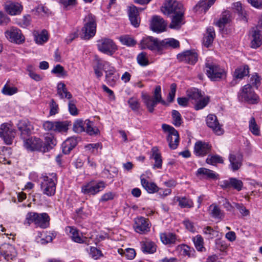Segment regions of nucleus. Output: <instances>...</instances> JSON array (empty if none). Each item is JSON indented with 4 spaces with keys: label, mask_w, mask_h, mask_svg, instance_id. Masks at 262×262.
<instances>
[{
    "label": "nucleus",
    "mask_w": 262,
    "mask_h": 262,
    "mask_svg": "<svg viewBox=\"0 0 262 262\" xmlns=\"http://www.w3.org/2000/svg\"><path fill=\"white\" fill-rule=\"evenodd\" d=\"M161 11L167 15L173 14L169 27L171 29H179L185 23L184 9L183 5L176 0H167L161 7Z\"/></svg>",
    "instance_id": "1"
},
{
    "label": "nucleus",
    "mask_w": 262,
    "mask_h": 262,
    "mask_svg": "<svg viewBox=\"0 0 262 262\" xmlns=\"http://www.w3.org/2000/svg\"><path fill=\"white\" fill-rule=\"evenodd\" d=\"M141 98L143 103L146 105L148 111L150 113H153L155 107L158 103H161L164 105H168V103L162 99L161 95V88L160 85H157L154 91L153 96L142 92L141 93Z\"/></svg>",
    "instance_id": "2"
},
{
    "label": "nucleus",
    "mask_w": 262,
    "mask_h": 262,
    "mask_svg": "<svg viewBox=\"0 0 262 262\" xmlns=\"http://www.w3.org/2000/svg\"><path fill=\"white\" fill-rule=\"evenodd\" d=\"M97 24L96 17L92 13L86 15L84 18V25L81 30L80 37L84 40H89L95 36Z\"/></svg>",
    "instance_id": "3"
},
{
    "label": "nucleus",
    "mask_w": 262,
    "mask_h": 262,
    "mask_svg": "<svg viewBox=\"0 0 262 262\" xmlns=\"http://www.w3.org/2000/svg\"><path fill=\"white\" fill-rule=\"evenodd\" d=\"M42 181L41 183V189L43 194L49 196H53L56 191V186L57 181L55 173L46 174L42 177Z\"/></svg>",
    "instance_id": "4"
},
{
    "label": "nucleus",
    "mask_w": 262,
    "mask_h": 262,
    "mask_svg": "<svg viewBox=\"0 0 262 262\" xmlns=\"http://www.w3.org/2000/svg\"><path fill=\"white\" fill-rule=\"evenodd\" d=\"M26 220L28 224L33 223L36 226L45 229L49 225L50 217L47 213L29 212Z\"/></svg>",
    "instance_id": "5"
},
{
    "label": "nucleus",
    "mask_w": 262,
    "mask_h": 262,
    "mask_svg": "<svg viewBox=\"0 0 262 262\" xmlns=\"http://www.w3.org/2000/svg\"><path fill=\"white\" fill-rule=\"evenodd\" d=\"M162 128L164 133L167 134L166 140L169 147L171 149H176L179 143V135L178 131L172 126L163 124Z\"/></svg>",
    "instance_id": "6"
},
{
    "label": "nucleus",
    "mask_w": 262,
    "mask_h": 262,
    "mask_svg": "<svg viewBox=\"0 0 262 262\" xmlns=\"http://www.w3.org/2000/svg\"><path fill=\"white\" fill-rule=\"evenodd\" d=\"M206 74L212 81H219L225 78L226 73L224 69L214 63H207L205 64Z\"/></svg>",
    "instance_id": "7"
},
{
    "label": "nucleus",
    "mask_w": 262,
    "mask_h": 262,
    "mask_svg": "<svg viewBox=\"0 0 262 262\" xmlns=\"http://www.w3.org/2000/svg\"><path fill=\"white\" fill-rule=\"evenodd\" d=\"M187 96L189 99L193 101L195 103L194 108L196 110L203 108L208 102V98L203 97L201 92L198 89L193 88L187 91Z\"/></svg>",
    "instance_id": "8"
},
{
    "label": "nucleus",
    "mask_w": 262,
    "mask_h": 262,
    "mask_svg": "<svg viewBox=\"0 0 262 262\" xmlns=\"http://www.w3.org/2000/svg\"><path fill=\"white\" fill-rule=\"evenodd\" d=\"M161 40L152 37L145 36L140 41V46L142 49H148L161 54Z\"/></svg>",
    "instance_id": "9"
},
{
    "label": "nucleus",
    "mask_w": 262,
    "mask_h": 262,
    "mask_svg": "<svg viewBox=\"0 0 262 262\" xmlns=\"http://www.w3.org/2000/svg\"><path fill=\"white\" fill-rule=\"evenodd\" d=\"M240 100L245 101L249 103L254 104L257 102L258 97L254 92L251 84L245 85L238 94Z\"/></svg>",
    "instance_id": "10"
},
{
    "label": "nucleus",
    "mask_w": 262,
    "mask_h": 262,
    "mask_svg": "<svg viewBox=\"0 0 262 262\" xmlns=\"http://www.w3.org/2000/svg\"><path fill=\"white\" fill-rule=\"evenodd\" d=\"M97 47L100 51L110 55H113L117 49L114 41L112 39L106 38L99 40Z\"/></svg>",
    "instance_id": "11"
},
{
    "label": "nucleus",
    "mask_w": 262,
    "mask_h": 262,
    "mask_svg": "<svg viewBox=\"0 0 262 262\" xmlns=\"http://www.w3.org/2000/svg\"><path fill=\"white\" fill-rule=\"evenodd\" d=\"M0 137L7 145L12 143L15 137V132L11 126L8 123H3L0 126Z\"/></svg>",
    "instance_id": "12"
},
{
    "label": "nucleus",
    "mask_w": 262,
    "mask_h": 262,
    "mask_svg": "<svg viewBox=\"0 0 262 262\" xmlns=\"http://www.w3.org/2000/svg\"><path fill=\"white\" fill-rule=\"evenodd\" d=\"M105 187L106 184L103 181H99L95 184L89 183L81 187V191L85 194L95 195L103 190Z\"/></svg>",
    "instance_id": "13"
},
{
    "label": "nucleus",
    "mask_w": 262,
    "mask_h": 262,
    "mask_svg": "<svg viewBox=\"0 0 262 262\" xmlns=\"http://www.w3.org/2000/svg\"><path fill=\"white\" fill-rule=\"evenodd\" d=\"M6 37L11 42L20 44L25 41L21 31L15 27H11L5 32Z\"/></svg>",
    "instance_id": "14"
},
{
    "label": "nucleus",
    "mask_w": 262,
    "mask_h": 262,
    "mask_svg": "<svg viewBox=\"0 0 262 262\" xmlns=\"http://www.w3.org/2000/svg\"><path fill=\"white\" fill-rule=\"evenodd\" d=\"M43 141L36 137H30L24 141V145L25 148L31 151H41L44 148Z\"/></svg>",
    "instance_id": "15"
},
{
    "label": "nucleus",
    "mask_w": 262,
    "mask_h": 262,
    "mask_svg": "<svg viewBox=\"0 0 262 262\" xmlns=\"http://www.w3.org/2000/svg\"><path fill=\"white\" fill-rule=\"evenodd\" d=\"M134 227L136 232L145 234L150 231V225L148 219L140 216L135 219Z\"/></svg>",
    "instance_id": "16"
},
{
    "label": "nucleus",
    "mask_w": 262,
    "mask_h": 262,
    "mask_svg": "<svg viewBox=\"0 0 262 262\" xmlns=\"http://www.w3.org/2000/svg\"><path fill=\"white\" fill-rule=\"evenodd\" d=\"M228 159L230 162L229 167L232 171H236L242 167L243 156L241 153H231L229 155Z\"/></svg>",
    "instance_id": "17"
},
{
    "label": "nucleus",
    "mask_w": 262,
    "mask_h": 262,
    "mask_svg": "<svg viewBox=\"0 0 262 262\" xmlns=\"http://www.w3.org/2000/svg\"><path fill=\"white\" fill-rule=\"evenodd\" d=\"M177 59L186 63L194 64L198 61V55L194 50H187L177 55Z\"/></svg>",
    "instance_id": "18"
},
{
    "label": "nucleus",
    "mask_w": 262,
    "mask_h": 262,
    "mask_svg": "<svg viewBox=\"0 0 262 262\" xmlns=\"http://www.w3.org/2000/svg\"><path fill=\"white\" fill-rule=\"evenodd\" d=\"M207 125L212 129L217 135H222L224 133V129L220 124L216 116L212 114L209 115L206 119Z\"/></svg>",
    "instance_id": "19"
},
{
    "label": "nucleus",
    "mask_w": 262,
    "mask_h": 262,
    "mask_svg": "<svg viewBox=\"0 0 262 262\" xmlns=\"http://www.w3.org/2000/svg\"><path fill=\"white\" fill-rule=\"evenodd\" d=\"M167 24L160 16L155 15L152 17L150 24L151 30L156 32H162L165 30Z\"/></svg>",
    "instance_id": "20"
},
{
    "label": "nucleus",
    "mask_w": 262,
    "mask_h": 262,
    "mask_svg": "<svg viewBox=\"0 0 262 262\" xmlns=\"http://www.w3.org/2000/svg\"><path fill=\"white\" fill-rule=\"evenodd\" d=\"M5 9L10 15H17L21 14L23 6L18 2L10 1L5 4Z\"/></svg>",
    "instance_id": "21"
},
{
    "label": "nucleus",
    "mask_w": 262,
    "mask_h": 262,
    "mask_svg": "<svg viewBox=\"0 0 262 262\" xmlns=\"http://www.w3.org/2000/svg\"><path fill=\"white\" fill-rule=\"evenodd\" d=\"M0 254L7 260L13 259L16 255L14 247L8 244H3L0 247Z\"/></svg>",
    "instance_id": "22"
},
{
    "label": "nucleus",
    "mask_w": 262,
    "mask_h": 262,
    "mask_svg": "<svg viewBox=\"0 0 262 262\" xmlns=\"http://www.w3.org/2000/svg\"><path fill=\"white\" fill-rule=\"evenodd\" d=\"M251 39V47L252 48H257L260 47L262 42V36L260 30L257 27H253L251 29L250 32Z\"/></svg>",
    "instance_id": "23"
},
{
    "label": "nucleus",
    "mask_w": 262,
    "mask_h": 262,
    "mask_svg": "<svg viewBox=\"0 0 262 262\" xmlns=\"http://www.w3.org/2000/svg\"><path fill=\"white\" fill-rule=\"evenodd\" d=\"M140 248L142 252L145 254H153L156 252L157 245L151 241L145 239L140 242Z\"/></svg>",
    "instance_id": "24"
},
{
    "label": "nucleus",
    "mask_w": 262,
    "mask_h": 262,
    "mask_svg": "<svg viewBox=\"0 0 262 262\" xmlns=\"http://www.w3.org/2000/svg\"><path fill=\"white\" fill-rule=\"evenodd\" d=\"M67 232L69 233L70 236L72 239L75 242L78 243H85L87 245L86 241L88 238L86 237H83L79 233L78 230L73 227H68L66 228Z\"/></svg>",
    "instance_id": "25"
},
{
    "label": "nucleus",
    "mask_w": 262,
    "mask_h": 262,
    "mask_svg": "<svg viewBox=\"0 0 262 262\" xmlns=\"http://www.w3.org/2000/svg\"><path fill=\"white\" fill-rule=\"evenodd\" d=\"M211 146L207 143L201 141L195 143L194 145V152L196 155L204 156L210 150Z\"/></svg>",
    "instance_id": "26"
},
{
    "label": "nucleus",
    "mask_w": 262,
    "mask_h": 262,
    "mask_svg": "<svg viewBox=\"0 0 262 262\" xmlns=\"http://www.w3.org/2000/svg\"><path fill=\"white\" fill-rule=\"evenodd\" d=\"M198 177L208 179H217L219 175L213 171L205 168H200L198 169L196 173Z\"/></svg>",
    "instance_id": "27"
},
{
    "label": "nucleus",
    "mask_w": 262,
    "mask_h": 262,
    "mask_svg": "<svg viewBox=\"0 0 262 262\" xmlns=\"http://www.w3.org/2000/svg\"><path fill=\"white\" fill-rule=\"evenodd\" d=\"M77 144V139L75 137L67 139L62 144V152L66 154H69Z\"/></svg>",
    "instance_id": "28"
},
{
    "label": "nucleus",
    "mask_w": 262,
    "mask_h": 262,
    "mask_svg": "<svg viewBox=\"0 0 262 262\" xmlns=\"http://www.w3.org/2000/svg\"><path fill=\"white\" fill-rule=\"evenodd\" d=\"M180 46L179 41L174 38H166L161 40V54L164 49L172 48L173 49L179 48Z\"/></svg>",
    "instance_id": "29"
},
{
    "label": "nucleus",
    "mask_w": 262,
    "mask_h": 262,
    "mask_svg": "<svg viewBox=\"0 0 262 262\" xmlns=\"http://www.w3.org/2000/svg\"><path fill=\"white\" fill-rule=\"evenodd\" d=\"M34 38L35 42L38 45H42L49 39L48 32L43 30L41 32L35 31L33 32Z\"/></svg>",
    "instance_id": "30"
},
{
    "label": "nucleus",
    "mask_w": 262,
    "mask_h": 262,
    "mask_svg": "<svg viewBox=\"0 0 262 262\" xmlns=\"http://www.w3.org/2000/svg\"><path fill=\"white\" fill-rule=\"evenodd\" d=\"M57 94L59 96L60 98L64 99L67 98L70 99L72 97V94L69 92L66 85L62 82H60L57 84Z\"/></svg>",
    "instance_id": "31"
},
{
    "label": "nucleus",
    "mask_w": 262,
    "mask_h": 262,
    "mask_svg": "<svg viewBox=\"0 0 262 262\" xmlns=\"http://www.w3.org/2000/svg\"><path fill=\"white\" fill-rule=\"evenodd\" d=\"M215 35L214 28L211 27H208L207 29L206 33L204 37V43L205 46L209 47L212 44Z\"/></svg>",
    "instance_id": "32"
},
{
    "label": "nucleus",
    "mask_w": 262,
    "mask_h": 262,
    "mask_svg": "<svg viewBox=\"0 0 262 262\" xmlns=\"http://www.w3.org/2000/svg\"><path fill=\"white\" fill-rule=\"evenodd\" d=\"M115 70L114 68L105 72V80L106 83L110 86H113L116 84L118 76L115 74Z\"/></svg>",
    "instance_id": "33"
},
{
    "label": "nucleus",
    "mask_w": 262,
    "mask_h": 262,
    "mask_svg": "<svg viewBox=\"0 0 262 262\" xmlns=\"http://www.w3.org/2000/svg\"><path fill=\"white\" fill-rule=\"evenodd\" d=\"M215 0H201L194 7L195 11L201 9V11H206L214 4Z\"/></svg>",
    "instance_id": "34"
},
{
    "label": "nucleus",
    "mask_w": 262,
    "mask_h": 262,
    "mask_svg": "<svg viewBox=\"0 0 262 262\" xmlns=\"http://www.w3.org/2000/svg\"><path fill=\"white\" fill-rule=\"evenodd\" d=\"M230 14L229 11H225L222 14L220 19L216 23V25L221 29H223L224 27L230 21Z\"/></svg>",
    "instance_id": "35"
},
{
    "label": "nucleus",
    "mask_w": 262,
    "mask_h": 262,
    "mask_svg": "<svg viewBox=\"0 0 262 262\" xmlns=\"http://www.w3.org/2000/svg\"><path fill=\"white\" fill-rule=\"evenodd\" d=\"M141 182L142 186L148 193H153L158 191V187L155 183L149 182L144 178L141 179Z\"/></svg>",
    "instance_id": "36"
},
{
    "label": "nucleus",
    "mask_w": 262,
    "mask_h": 262,
    "mask_svg": "<svg viewBox=\"0 0 262 262\" xmlns=\"http://www.w3.org/2000/svg\"><path fill=\"white\" fill-rule=\"evenodd\" d=\"M18 129L23 135H29L31 133V125L27 120H21L17 124Z\"/></svg>",
    "instance_id": "37"
},
{
    "label": "nucleus",
    "mask_w": 262,
    "mask_h": 262,
    "mask_svg": "<svg viewBox=\"0 0 262 262\" xmlns=\"http://www.w3.org/2000/svg\"><path fill=\"white\" fill-rule=\"evenodd\" d=\"M209 214L214 219H222L224 217V213L220 208L216 205H211L209 206Z\"/></svg>",
    "instance_id": "38"
},
{
    "label": "nucleus",
    "mask_w": 262,
    "mask_h": 262,
    "mask_svg": "<svg viewBox=\"0 0 262 262\" xmlns=\"http://www.w3.org/2000/svg\"><path fill=\"white\" fill-rule=\"evenodd\" d=\"M249 74V67L247 65L241 66L234 72V76L237 79H242Z\"/></svg>",
    "instance_id": "39"
},
{
    "label": "nucleus",
    "mask_w": 262,
    "mask_h": 262,
    "mask_svg": "<svg viewBox=\"0 0 262 262\" xmlns=\"http://www.w3.org/2000/svg\"><path fill=\"white\" fill-rule=\"evenodd\" d=\"M152 154L150 158L153 159L155 160V164L153 165V168H161L162 165V159L161 154L158 151V150L152 149Z\"/></svg>",
    "instance_id": "40"
},
{
    "label": "nucleus",
    "mask_w": 262,
    "mask_h": 262,
    "mask_svg": "<svg viewBox=\"0 0 262 262\" xmlns=\"http://www.w3.org/2000/svg\"><path fill=\"white\" fill-rule=\"evenodd\" d=\"M162 242L164 244H171L175 243L176 240V235L173 233H162L160 235Z\"/></svg>",
    "instance_id": "41"
},
{
    "label": "nucleus",
    "mask_w": 262,
    "mask_h": 262,
    "mask_svg": "<svg viewBox=\"0 0 262 262\" xmlns=\"http://www.w3.org/2000/svg\"><path fill=\"white\" fill-rule=\"evenodd\" d=\"M177 202H179V205L181 208H190L193 207V203L191 200L186 197H177Z\"/></svg>",
    "instance_id": "42"
},
{
    "label": "nucleus",
    "mask_w": 262,
    "mask_h": 262,
    "mask_svg": "<svg viewBox=\"0 0 262 262\" xmlns=\"http://www.w3.org/2000/svg\"><path fill=\"white\" fill-rule=\"evenodd\" d=\"M118 253L121 255H124L128 259H133L136 255L135 250L133 248H126L125 250L118 249Z\"/></svg>",
    "instance_id": "43"
},
{
    "label": "nucleus",
    "mask_w": 262,
    "mask_h": 262,
    "mask_svg": "<svg viewBox=\"0 0 262 262\" xmlns=\"http://www.w3.org/2000/svg\"><path fill=\"white\" fill-rule=\"evenodd\" d=\"M68 121H55L54 132H66L68 130Z\"/></svg>",
    "instance_id": "44"
},
{
    "label": "nucleus",
    "mask_w": 262,
    "mask_h": 262,
    "mask_svg": "<svg viewBox=\"0 0 262 262\" xmlns=\"http://www.w3.org/2000/svg\"><path fill=\"white\" fill-rule=\"evenodd\" d=\"M172 124L176 127L181 126L183 123L182 118L180 113L176 110H173L171 112Z\"/></svg>",
    "instance_id": "45"
},
{
    "label": "nucleus",
    "mask_w": 262,
    "mask_h": 262,
    "mask_svg": "<svg viewBox=\"0 0 262 262\" xmlns=\"http://www.w3.org/2000/svg\"><path fill=\"white\" fill-rule=\"evenodd\" d=\"M249 127L250 130L253 135L255 136L260 135L259 127L255 121V118L253 117H251L249 120Z\"/></svg>",
    "instance_id": "46"
},
{
    "label": "nucleus",
    "mask_w": 262,
    "mask_h": 262,
    "mask_svg": "<svg viewBox=\"0 0 262 262\" xmlns=\"http://www.w3.org/2000/svg\"><path fill=\"white\" fill-rule=\"evenodd\" d=\"M94 123L90 120L85 121V131L90 135H93L97 133L98 129L93 127Z\"/></svg>",
    "instance_id": "47"
},
{
    "label": "nucleus",
    "mask_w": 262,
    "mask_h": 262,
    "mask_svg": "<svg viewBox=\"0 0 262 262\" xmlns=\"http://www.w3.org/2000/svg\"><path fill=\"white\" fill-rule=\"evenodd\" d=\"M192 241L196 249L199 251H202L204 247V240L200 235H197L192 238Z\"/></svg>",
    "instance_id": "48"
},
{
    "label": "nucleus",
    "mask_w": 262,
    "mask_h": 262,
    "mask_svg": "<svg viewBox=\"0 0 262 262\" xmlns=\"http://www.w3.org/2000/svg\"><path fill=\"white\" fill-rule=\"evenodd\" d=\"M73 130L77 133L85 131V121L81 120H76L73 124Z\"/></svg>",
    "instance_id": "49"
},
{
    "label": "nucleus",
    "mask_w": 262,
    "mask_h": 262,
    "mask_svg": "<svg viewBox=\"0 0 262 262\" xmlns=\"http://www.w3.org/2000/svg\"><path fill=\"white\" fill-rule=\"evenodd\" d=\"M233 8L235 9L236 13L242 18L244 20H247L246 13L243 10L242 3L239 2H236L233 4Z\"/></svg>",
    "instance_id": "50"
},
{
    "label": "nucleus",
    "mask_w": 262,
    "mask_h": 262,
    "mask_svg": "<svg viewBox=\"0 0 262 262\" xmlns=\"http://www.w3.org/2000/svg\"><path fill=\"white\" fill-rule=\"evenodd\" d=\"M230 185L231 188L232 187L238 191L242 189L243 186V183L241 180L236 178H230Z\"/></svg>",
    "instance_id": "51"
},
{
    "label": "nucleus",
    "mask_w": 262,
    "mask_h": 262,
    "mask_svg": "<svg viewBox=\"0 0 262 262\" xmlns=\"http://www.w3.org/2000/svg\"><path fill=\"white\" fill-rule=\"evenodd\" d=\"M206 161L207 163L212 165L216 163H223L224 162L222 157L217 155L209 156Z\"/></svg>",
    "instance_id": "52"
},
{
    "label": "nucleus",
    "mask_w": 262,
    "mask_h": 262,
    "mask_svg": "<svg viewBox=\"0 0 262 262\" xmlns=\"http://www.w3.org/2000/svg\"><path fill=\"white\" fill-rule=\"evenodd\" d=\"M120 40L123 45L127 46H133L136 43V41L130 36L124 35L120 37Z\"/></svg>",
    "instance_id": "53"
},
{
    "label": "nucleus",
    "mask_w": 262,
    "mask_h": 262,
    "mask_svg": "<svg viewBox=\"0 0 262 262\" xmlns=\"http://www.w3.org/2000/svg\"><path fill=\"white\" fill-rule=\"evenodd\" d=\"M31 20V16L28 14L25 15L22 18L19 19L17 25L21 27L26 28L30 25Z\"/></svg>",
    "instance_id": "54"
},
{
    "label": "nucleus",
    "mask_w": 262,
    "mask_h": 262,
    "mask_svg": "<svg viewBox=\"0 0 262 262\" xmlns=\"http://www.w3.org/2000/svg\"><path fill=\"white\" fill-rule=\"evenodd\" d=\"M138 63L141 66H147L149 63L147 54L145 52L140 53L137 57Z\"/></svg>",
    "instance_id": "55"
},
{
    "label": "nucleus",
    "mask_w": 262,
    "mask_h": 262,
    "mask_svg": "<svg viewBox=\"0 0 262 262\" xmlns=\"http://www.w3.org/2000/svg\"><path fill=\"white\" fill-rule=\"evenodd\" d=\"M180 252L182 255H187L190 257L193 256L194 250L190 247L183 245L180 247Z\"/></svg>",
    "instance_id": "56"
},
{
    "label": "nucleus",
    "mask_w": 262,
    "mask_h": 262,
    "mask_svg": "<svg viewBox=\"0 0 262 262\" xmlns=\"http://www.w3.org/2000/svg\"><path fill=\"white\" fill-rule=\"evenodd\" d=\"M177 89V84L174 83H172L170 86V91L167 96V101L171 103L173 101Z\"/></svg>",
    "instance_id": "57"
},
{
    "label": "nucleus",
    "mask_w": 262,
    "mask_h": 262,
    "mask_svg": "<svg viewBox=\"0 0 262 262\" xmlns=\"http://www.w3.org/2000/svg\"><path fill=\"white\" fill-rule=\"evenodd\" d=\"M130 108L134 111H138L140 106L139 101L135 98H130L127 101Z\"/></svg>",
    "instance_id": "58"
},
{
    "label": "nucleus",
    "mask_w": 262,
    "mask_h": 262,
    "mask_svg": "<svg viewBox=\"0 0 262 262\" xmlns=\"http://www.w3.org/2000/svg\"><path fill=\"white\" fill-rule=\"evenodd\" d=\"M85 148L91 153L95 154L98 153V149L99 148H102V145L100 143L89 144L86 145Z\"/></svg>",
    "instance_id": "59"
},
{
    "label": "nucleus",
    "mask_w": 262,
    "mask_h": 262,
    "mask_svg": "<svg viewBox=\"0 0 262 262\" xmlns=\"http://www.w3.org/2000/svg\"><path fill=\"white\" fill-rule=\"evenodd\" d=\"M45 143L48 149L52 148L56 144V141L51 135H49L45 137Z\"/></svg>",
    "instance_id": "60"
},
{
    "label": "nucleus",
    "mask_w": 262,
    "mask_h": 262,
    "mask_svg": "<svg viewBox=\"0 0 262 262\" xmlns=\"http://www.w3.org/2000/svg\"><path fill=\"white\" fill-rule=\"evenodd\" d=\"M27 71L28 72V74L29 76L33 80L39 81L42 79V77L39 74H36L32 70V66H28L27 68Z\"/></svg>",
    "instance_id": "61"
},
{
    "label": "nucleus",
    "mask_w": 262,
    "mask_h": 262,
    "mask_svg": "<svg viewBox=\"0 0 262 262\" xmlns=\"http://www.w3.org/2000/svg\"><path fill=\"white\" fill-rule=\"evenodd\" d=\"M17 91V89L15 87H10L5 85L2 90V92L5 95H12L15 94Z\"/></svg>",
    "instance_id": "62"
},
{
    "label": "nucleus",
    "mask_w": 262,
    "mask_h": 262,
    "mask_svg": "<svg viewBox=\"0 0 262 262\" xmlns=\"http://www.w3.org/2000/svg\"><path fill=\"white\" fill-rule=\"evenodd\" d=\"M90 254L95 259H97L102 256L101 251L96 247H91L90 249Z\"/></svg>",
    "instance_id": "63"
},
{
    "label": "nucleus",
    "mask_w": 262,
    "mask_h": 262,
    "mask_svg": "<svg viewBox=\"0 0 262 262\" xmlns=\"http://www.w3.org/2000/svg\"><path fill=\"white\" fill-rule=\"evenodd\" d=\"M115 196V193L113 192H108L103 194L100 199V202H104L113 200Z\"/></svg>",
    "instance_id": "64"
}]
</instances>
